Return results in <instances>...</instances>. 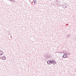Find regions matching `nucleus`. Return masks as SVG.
Returning <instances> with one entry per match:
<instances>
[{"label": "nucleus", "mask_w": 76, "mask_h": 76, "mask_svg": "<svg viewBox=\"0 0 76 76\" xmlns=\"http://www.w3.org/2000/svg\"><path fill=\"white\" fill-rule=\"evenodd\" d=\"M67 55H66V54H64L63 56V57H64V58H66L67 57Z\"/></svg>", "instance_id": "2"}, {"label": "nucleus", "mask_w": 76, "mask_h": 76, "mask_svg": "<svg viewBox=\"0 0 76 76\" xmlns=\"http://www.w3.org/2000/svg\"><path fill=\"white\" fill-rule=\"evenodd\" d=\"M34 3H35V1H34Z\"/></svg>", "instance_id": "6"}, {"label": "nucleus", "mask_w": 76, "mask_h": 76, "mask_svg": "<svg viewBox=\"0 0 76 76\" xmlns=\"http://www.w3.org/2000/svg\"><path fill=\"white\" fill-rule=\"evenodd\" d=\"M3 54V52L1 50L0 51V56L2 55Z\"/></svg>", "instance_id": "5"}, {"label": "nucleus", "mask_w": 76, "mask_h": 76, "mask_svg": "<svg viewBox=\"0 0 76 76\" xmlns=\"http://www.w3.org/2000/svg\"><path fill=\"white\" fill-rule=\"evenodd\" d=\"M2 59L3 60H6V57H5V56H3L2 58Z\"/></svg>", "instance_id": "3"}, {"label": "nucleus", "mask_w": 76, "mask_h": 76, "mask_svg": "<svg viewBox=\"0 0 76 76\" xmlns=\"http://www.w3.org/2000/svg\"><path fill=\"white\" fill-rule=\"evenodd\" d=\"M52 63H53V64H56V62L53 60V61H52Z\"/></svg>", "instance_id": "4"}, {"label": "nucleus", "mask_w": 76, "mask_h": 76, "mask_svg": "<svg viewBox=\"0 0 76 76\" xmlns=\"http://www.w3.org/2000/svg\"><path fill=\"white\" fill-rule=\"evenodd\" d=\"M47 63H48V64H51L52 62L50 61H48L47 62Z\"/></svg>", "instance_id": "1"}]
</instances>
